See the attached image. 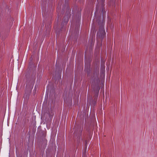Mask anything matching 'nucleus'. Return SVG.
Instances as JSON below:
<instances>
[{
    "label": "nucleus",
    "instance_id": "39448f33",
    "mask_svg": "<svg viewBox=\"0 0 157 157\" xmlns=\"http://www.w3.org/2000/svg\"><path fill=\"white\" fill-rule=\"evenodd\" d=\"M47 113L48 114L50 120H52L53 116L54 115V113H53L51 109H49L48 110V112Z\"/></svg>",
    "mask_w": 157,
    "mask_h": 157
},
{
    "label": "nucleus",
    "instance_id": "2eb2a0df",
    "mask_svg": "<svg viewBox=\"0 0 157 157\" xmlns=\"http://www.w3.org/2000/svg\"><path fill=\"white\" fill-rule=\"evenodd\" d=\"M107 66L106 69H107Z\"/></svg>",
    "mask_w": 157,
    "mask_h": 157
},
{
    "label": "nucleus",
    "instance_id": "f257e3e1",
    "mask_svg": "<svg viewBox=\"0 0 157 157\" xmlns=\"http://www.w3.org/2000/svg\"><path fill=\"white\" fill-rule=\"evenodd\" d=\"M98 2V4L97 6L96 11L95 13V14L96 15V13L98 12H100L101 10V12L102 13V15L103 17L105 15V8L104 7V1H97Z\"/></svg>",
    "mask_w": 157,
    "mask_h": 157
},
{
    "label": "nucleus",
    "instance_id": "f8f14e48",
    "mask_svg": "<svg viewBox=\"0 0 157 157\" xmlns=\"http://www.w3.org/2000/svg\"><path fill=\"white\" fill-rule=\"evenodd\" d=\"M82 157H85V155H83Z\"/></svg>",
    "mask_w": 157,
    "mask_h": 157
},
{
    "label": "nucleus",
    "instance_id": "0eeeda50",
    "mask_svg": "<svg viewBox=\"0 0 157 157\" xmlns=\"http://www.w3.org/2000/svg\"><path fill=\"white\" fill-rule=\"evenodd\" d=\"M81 134H80L78 137L77 142H79L80 141Z\"/></svg>",
    "mask_w": 157,
    "mask_h": 157
},
{
    "label": "nucleus",
    "instance_id": "20e7f679",
    "mask_svg": "<svg viewBox=\"0 0 157 157\" xmlns=\"http://www.w3.org/2000/svg\"><path fill=\"white\" fill-rule=\"evenodd\" d=\"M67 16L65 17V18L63 20V22H62V24H63V22H64L66 24L67 23V22L68 21V17L69 16V14H70L71 9L69 7H67Z\"/></svg>",
    "mask_w": 157,
    "mask_h": 157
},
{
    "label": "nucleus",
    "instance_id": "9d476101",
    "mask_svg": "<svg viewBox=\"0 0 157 157\" xmlns=\"http://www.w3.org/2000/svg\"><path fill=\"white\" fill-rule=\"evenodd\" d=\"M113 27V25H112V24L110 26V28L112 29Z\"/></svg>",
    "mask_w": 157,
    "mask_h": 157
},
{
    "label": "nucleus",
    "instance_id": "423d86ee",
    "mask_svg": "<svg viewBox=\"0 0 157 157\" xmlns=\"http://www.w3.org/2000/svg\"><path fill=\"white\" fill-rule=\"evenodd\" d=\"M99 90V89H98V90H97V93L95 95L94 98V100L95 101H96L97 100L98 96V91Z\"/></svg>",
    "mask_w": 157,
    "mask_h": 157
},
{
    "label": "nucleus",
    "instance_id": "f03ea898",
    "mask_svg": "<svg viewBox=\"0 0 157 157\" xmlns=\"http://www.w3.org/2000/svg\"><path fill=\"white\" fill-rule=\"evenodd\" d=\"M101 19V16L100 15V17L98 18H95L94 21L96 20V21L98 23V25H100V28L99 31L97 33V35L98 36L99 34H100L101 33H102L104 32V22L105 20H104V18H103L102 22H100V20Z\"/></svg>",
    "mask_w": 157,
    "mask_h": 157
},
{
    "label": "nucleus",
    "instance_id": "1a4fd4ad",
    "mask_svg": "<svg viewBox=\"0 0 157 157\" xmlns=\"http://www.w3.org/2000/svg\"><path fill=\"white\" fill-rule=\"evenodd\" d=\"M32 86H30L29 87V91H30L32 89Z\"/></svg>",
    "mask_w": 157,
    "mask_h": 157
},
{
    "label": "nucleus",
    "instance_id": "dca6fc26",
    "mask_svg": "<svg viewBox=\"0 0 157 157\" xmlns=\"http://www.w3.org/2000/svg\"><path fill=\"white\" fill-rule=\"evenodd\" d=\"M86 63H85V66L86 65Z\"/></svg>",
    "mask_w": 157,
    "mask_h": 157
},
{
    "label": "nucleus",
    "instance_id": "ddd939ff",
    "mask_svg": "<svg viewBox=\"0 0 157 157\" xmlns=\"http://www.w3.org/2000/svg\"><path fill=\"white\" fill-rule=\"evenodd\" d=\"M108 19H109V20H110V19L109 18H109H108Z\"/></svg>",
    "mask_w": 157,
    "mask_h": 157
},
{
    "label": "nucleus",
    "instance_id": "9b49d317",
    "mask_svg": "<svg viewBox=\"0 0 157 157\" xmlns=\"http://www.w3.org/2000/svg\"><path fill=\"white\" fill-rule=\"evenodd\" d=\"M102 67L103 69H105V66L104 65H102Z\"/></svg>",
    "mask_w": 157,
    "mask_h": 157
},
{
    "label": "nucleus",
    "instance_id": "6e6552de",
    "mask_svg": "<svg viewBox=\"0 0 157 157\" xmlns=\"http://www.w3.org/2000/svg\"><path fill=\"white\" fill-rule=\"evenodd\" d=\"M87 141L86 140L85 141V146L86 147V148H87Z\"/></svg>",
    "mask_w": 157,
    "mask_h": 157
},
{
    "label": "nucleus",
    "instance_id": "4468645a",
    "mask_svg": "<svg viewBox=\"0 0 157 157\" xmlns=\"http://www.w3.org/2000/svg\"><path fill=\"white\" fill-rule=\"evenodd\" d=\"M27 86H27V85H26V88H27Z\"/></svg>",
    "mask_w": 157,
    "mask_h": 157
},
{
    "label": "nucleus",
    "instance_id": "7ed1b4c3",
    "mask_svg": "<svg viewBox=\"0 0 157 157\" xmlns=\"http://www.w3.org/2000/svg\"><path fill=\"white\" fill-rule=\"evenodd\" d=\"M81 16V13L80 12H79L78 13V19L76 22L77 26L76 27L75 32L76 35H77L78 34V32L79 31V22L80 19V17Z\"/></svg>",
    "mask_w": 157,
    "mask_h": 157
}]
</instances>
